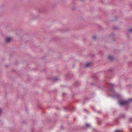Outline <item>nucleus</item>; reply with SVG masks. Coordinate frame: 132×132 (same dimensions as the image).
<instances>
[{
  "mask_svg": "<svg viewBox=\"0 0 132 132\" xmlns=\"http://www.w3.org/2000/svg\"><path fill=\"white\" fill-rule=\"evenodd\" d=\"M108 58L110 60H112L113 59V57L112 56H109L108 57Z\"/></svg>",
  "mask_w": 132,
  "mask_h": 132,
  "instance_id": "obj_6",
  "label": "nucleus"
},
{
  "mask_svg": "<svg viewBox=\"0 0 132 132\" xmlns=\"http://www.w3.org/2000/svg\"><path fill=\"white\" fill-rule=\"evenodd\" d=\"M59 79L57 77H55L53 79V80L54 81H56Z\"/></svg>",
  "mask_w": 132,
  "mask_h": 132,
  "instance_id": "obj_5",
  "label": "nucleus"
},
{
  "mask_svg": "<svg viewBox=\"0 0 132 132\" xmlns=\"http://www.w3.org/2000/svg\"><path fill=\"white\" fill-rule=\"evenodd\" d=\"M81 1H83L84 0H81Z\"/></svg>",
  "mask_w": 132,
  "mask_h": 132,
  "instance_id": "obj_14",
  "label": "nucleus"
},
{
  "mask_svg": "<svg viewBox=\"0 0 132 132\" xmlns=\"http://www.w3.org/2000/svg\"><path fill=\"white\" fill-rule=\"evenodd\" d=\"M123 116V117H125V115L123 114H122V115Z\"/></svg>",
  "mask_w": 132,
  "mask_h": 132,
  "instance_id": "obj_13",
  "label": "nucleus"
},
{
  "mask_svg": "<svg viewBox=\"0 0 132 132\" xmlns=\"http://www.w3.org/2000/svg\"><path fill=\"white\" fill-rule=\"evenodd\" d=\"M130 102H132V99H130L128 100H121L120 101L119 103L120 105L123 106L127 105Z\"/></svg>",
  "mask_w": 132,
  "mask_h": 132,
  "instance_id": "obj_1",
  "label": "nucleus"
},
{
  "mask_svg": "<svg viewBox=\"0 0 132 132\" xmlns=\"http://www.w3.org/2000/svg\"><path fill=\"white\" fill-rule=\"evenodd\" d=\"M86 126L87 127H89L90 126V125L89 124H88V123H86Z\"/></svg>",
  "mask_w": 132,
  "mask_h": 132,
  "instance_id": "obj_10",
  "label": "nucleus"
},
{
  "mask_svg": "<svg viewBox=\"0 0 132 132\" xmlns=\"http://www.w3.org/2000/svg\"><path fill=\"white\" fill-rule=\"evenodd\" d=\"M128 31L129 32L132 33V28L129 29Z\"/></svg>",
  "mask_w": 132,
  "mask_h": 132,
  "instance_id": "obj_9",
  "label": "nucleus"
},
{
  "mask_svg": "<svg viewBox=\"0 0 132 132\" xmlns=\"http://www.w3.org/2000/svg\"><path fill=\"white\" fill-rule=\"evenodd\" d=\"M11 40V39L9 37L7 38L5 40L6 41V42L8 43Z\"/></svg>",
  "mask_w": 132,
  "mask_h": 132,
  "instance_id": "obj_3",
  "label": "nucleus"
},
{
  "mask_svg": "<svg viewBox=\"0 0 132 132\" xmlns=\"http://www.w3.org/2000/svg\"><path fill=\"white\" fill-rule=\"evenodd\" d=\"M115 132H122V131L121 130H115Z\"/></svg>",
  "mask_w": 132,
  "mask_h": 132,
  "instance_id": "obj_7",
  "label": "nucleus"
},
{
  "mask_svg": "<svg viewBox=\"0 0 132 132\" xmlns=\"http://www.w3.org/2000/svg\"><path fill=\"white\" fill-rule=\"evenodd\" d=\"M109 84L111 86H114V85L112 83H109Z\"/></svg>",
  "mask_w": 132,
  "mask_h": 132,
  "instance_id": "obj_11",
  "label": "nucleus"
},
{
  "mask_svg": "<svg viewBox=\"0 0 132 132\" xmlns=\"http://www.w3.org/2000/svg\"><path fill=\"white\" fill-rule=\"evenodd\" d=\"M97 112L98 113H101V112L100 111H97Z\"/></svg>",
  "mask_w": 132,
  "mask_h": 132,
  "instance_id": "obj_12",
  "label": "nucleus"
},
{
  "mask_svg": "<svg viewBox=\"0 0 132 132\" xmlns=\"http://www.w3.org/2000/svg\"><path fill=\"white\" fill-rule=\"evenodd\" d=\"M110 91L112 92L113 93H114V96H116L117 95V93H115L114 90L113 89H111L110 90Z\"/></svg>",
  "mask_w": 132,
  "mask_h": 132,
  "instance_id": "obj_2",
  "label": "nucleus"
},
{
  "mask_svg": "<svg viewBox=\"0 0 132 132\" xmlns=\"http://www.w3.org/2000/svg\"><path fill=\"white\" fill-rule=\"evenodd\" d=\"M90 64L89 63H87L85 65V67H88L90 66Z\"/></svg>",
  "mask_w": 132,
  "mask_h": 132,
  "instance_id": "obj_4",
  "label": "nucleus"
},
{
  "mask_svg": "<svg viewBox=\"0 0 132 132\" xmlns=\"http://www.w3.org/2000/svg\"><path fill=\"white\" fill-rule=\"evenodd\" d=\"M96 38V36L95 35H94L92 37V38L94 40H95Z\"/></svg>",
  "mask_w": 132,
  "mask_h": 132,
  "instance_id": "obj_8",
  "label": "nucleus"
}]
</instances>
